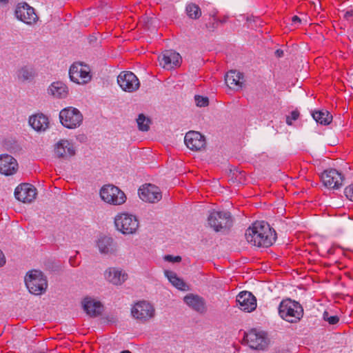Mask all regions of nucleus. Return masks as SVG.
Here are the masks:
<instances>
[{"instance_id":"c756f323","label":"nucleus","mask_w":353,"mask_h":353,"mask_svg":"<svg viewBox=\"0 0 353 353\" xmlns=\"http://www.w3.org/2000/svg\"><path fill=\"white\" fill-rule=\"evenodd\" d=\"M34 76L33 69L30 67L24 66L21 68L17 72L18 79L22 81L29 80Z\"/></svg>"},{"instance_id":"7ed1b4c3","label":"nucleus","mask_w":353,"mask_h":353,"mask_svg":"<svg viewBox=\"0 0 353 353\" xmlns=\"http://www.w3.org/2000/svg\"><path fill=\"white\" fill-rule=\"evenodd\" d=\"M25 283L29 292L35 295L42 294L48 288L46 277L37 270H31L26 274Z\"/></svg>"},{"instance_id":"9d476101","label":"nucleus","mask_w":353,"mask_h":353,"mask_svg":"<svg viewBox=\"0 0 353 353\" xmlns=\"http://www.w3.org/2000/svg\"><path fill=\"white\" fill-rule=\"evenodd\" d=\"M14 13L19 20L28 25H34L39 20L34 9L25 2L18 3Z\"/></svg>"},{"instance_id":"a18cd8bd","label":"nucleus","mask_w":353,"mask_h":353,"mask_svg":"<svg viewBox=\"0 0 353 353\" xmlns=\"http://www.w3.org/2000/svg\"><path fill=\"white\" fill-rule=\"evenodd\" d=\"M345 15H346V16H347H347H350V15L351 16V15H352V14H350L349 12H346V14H345Z\"/></svg>"},{"instance_id":"f03ea898","label":"nucleus","mask_w":353,"mask_h":353,"mask_svg":"<svg viewBox=\"0 0 353 353\" xmlns=\"http://www.w3.org/2000/svg\"><path fill=\"white\" fill-rule=\"evenodd\" d=\"M279 314L282 319L291 323H296L303 317V309L298 302L287 299L280 303Z\"/></svg>"},{"instance_id":"37998d69","label":"nucleus","mask_w":353,"mask_h":353,"mask_svg":"<svg viewBox=\"0 0 353 353\" xmlns=\"http://www.w3.org/2000/svg\"><path fill=\"white\" fill-rule=\"evenodd\" d=\"M121 353H131V352H130L129 350H124L122 351Z\"/></svg>"},{"instance_id":"2f4dec72","label":"nucleus","mask_w":353,"mask_h":353,"mask_svg":"<svg viewBox=\"0 0 353 353\" xmlns=\"http://www.w3.org/2000/svg\"><path fill=\"white\" fill-rule=\"evenodd\" d=\"M139 129L141 131H148L150 128V121L148 118H146L143 114H139L137 119Z\"/></svg>"},{"instance_id":"423d86ee","label":"nucleus","mask_w":353,"mask_h":353,"mask_svg":"<svg viewBox=\"0 0 353 353\" xmlns=\"http://www.w3.org/2000/svg\"><path fill=\"white\" fill-rule=\"evenodd\" d=\"M208 223L216 232H219L229 229L232 225V219L228 212L212 211L208 216Z\"/></svg>"},{"instance_id":"473e14b6","label":"nucleus","mask_w":353,"mask_h":353,"mask_svg":"<svg viewBox=\"0 0 353 353\" xmlns=\"http://www.w3.org/2000/svg\"><path fill=\"white\" fill-rule=\"evenodd\" d=\"M299 115L300 113L297 110L292 111L290 114L286 117V123L289 125H291L294 121L298 119Z\"/></svg>"},{"instance_id":"bb28decb","label":"nucleus","mask_w":353,"mask_h":353,"mask_svg":"<svg viewBox=\"0 0 353 353\" xmlns=\"http://www.w3.org/2000/svg\"><path fill=\"white\" fill-rule=\"evenodd\" d=\"M48 92L54 97L58 99L65 98L68 94V88L65 83L61 81L52 83L48 88Z\"/></svg>"},{"instance_id":"4c0bfd02","label":"nucleus","mask_w":353,"mask_h":353,"mask_svg":"<svg viewBox=\"0 0 353 353\" xmlns=\"http://www.w3.org/2000/svg\"><path fill=\"white\" fill-rule=\"evenodd\" d=\"M6 263V258L2 251L0 250V267H2Z\"/></svg>"},{"instance_id":"dca6fc26","label":"nucleus","mask_w":353,"mask_h":353,"mask_svg":"<svg viewBox=\"0 0 353 353\" xmlns=\"http://www.w3.org/2000/svg\"><path fill=\"white\" fill-rule=\"evenodd\" d=\"M36 188L29 183H23L19 185L14 191V195L17 200L23 203H31L37 196Z\"/></svg>"},{"instance_id":"e433bc0d","label":"nucleus","mask_w":353,"mask_h":353,"mask_svg":"<svg viewBox=\"0 0 353 353\" xmlns=\"http://www.w3.org/2000/svg\"><path fill=\"white\" fill-rule=\"evenodd\" d=\"M325 321L330 325H335L339 322V319L337 316H330V317H328Z\"/></svg>"},{"instance_id":"393cba45","label":"nucleus","mask_w":353,"mask_h":353,"mask_svg":"<svg viewBox=\"0 0 353 353\" xmlns=\"http://www.w3.org/2000/svg\"><path fill=\"white\" fill-rule=\"evenodd\" d=\"M184 301L188 305L198 312L203 313L206 310L204 300L197 295L188 294L184 297Z\"/></svg>"},{"instance_id":"c9c22d12","label":"nucleus","mask_w":353,"mask_h":353,"mask_svg":"<svg viewBox=\"0 0 353 353\" xmlns=\"http://www.w3.org/2000/svg\"><path fill=\"white\" fill-rule=\"evenodd\" d=\"M165 260L172 263L180 262L181 261V258L179 256H173L172 255H166L164 257Z\"/></svg>"},{"instance_id":"79ce46f5","label":"nucleus","mask_w":353,"mask_h":353,"mask_svg":"<svg viewBox=\"0 0 353 353\" xmlns=\"http://www.w3.org/2000/svg\"><path fill=\"white\" fill-rule=\"evenodd\" d=\"M8 1L9 0H0V4H6Z\"/></svg>"},{"instance_id":"72a5a7b5","label":"nucleus","mask_w":353,"mask_h":353,"mask_svg":"<svg viewBox=\"0 0 353 353\" xmlns=\"http://www.w3.org/2000/svg\"><path fill=\"white\" fill-rule=\"evenodd\" d=\"M194 98L197 106L205 107L208 105L209 101L208 97L196 95Z\"/></svg>"},{"instance_id":"f704fd0d","label":"nucleus","mask_w":353,"mask_h":353,"mask_svg":"<svg viewBox=\"0 0 353 353\" xmlns=\"http://www.w3.org/2000/svg\"><path fill=\"white\" fill-rule=\"evenodd\" d=\"M344 194L350 201H353V184H351L345 188Z\"/></svg>"},{"instance_id":"6ab92c4d","label":"nucleus","mask_w":353,"mask_h":353,"mask_svg":"<svg viewBox=\"0 0 353 353\" xmlns=\"http://www.w3.org/2000/svg\"><path fill=\"white\" fill-rule=\"evenodd\" d=\"M54 152L57 157L65 159L75 154L74 145L65 139H61L54 145Z\"/></svg>"},{"instance_id":"a878e982","label":"nucleus","mask_w":353,"mask_h":353,"mask_svg":"<svg viewBox=\"0 0 353 353\" xmlns=\"http://www.w3.org/2000/svg\"><path fill=\"white\" fill-rule=\"evenodd\" d=\"M97 247L102 254H112L117 251L113 239L109 236H101L97 241Z\"/></svg>"},{"instance_id":"2eb2a0df","label":"nucleus","mask_w":353,"mask_h":353,"mask_svg":"<svg viewBox=\"0 0 353 353\" xmlns=\"http://www.w3.org/2000/svg\"><path fill=\"white\" fill-rule=\"evenodd\" d=\"M321 180L328 188L337 189L342 185L343 178L342 174L335 169L325 170L321 174Z\"/></svg>"},{"instance_id":"b1692460","label":"nucleus","mask_w":353,"mask_h":353,"mask_svg":"<svg viewBox=\"0 0 353 353\" xmlns=\"http://www.w3.org/2000/svg\"><path fill=\"white\" fill-rule=\"evenodd\" d=\"M29 123L37 131H45L49 127L48 118L41 113L31 116Z\"/></svg>"},{"instance_id":"6e6552de","label":"nucleus","mask_w":353,"mask_h":353,"mask_svg":"<svg viewBox=\"0 0 353 353\" xmlns=\"http://www.w3.org/2000/svg\"><path fill=\"white\" fill-rule=\"evenodd\" d=\"M131 314L133 318L137 321L145 323L154 317L155 310L149 302L141 301L136 303L132 306Z\"/></svg>"},{"instance_id":"cd10ccee","label":"nucleus","mask_w":353,"mask_h":353,"mask_svg":"<svg viewBox=\"0 0 353 353\" xmlns=\"http://www.w3.org/2000/svg\"><path fill=\"white\" fill-rule=\"evenodd\" d=\"M164 273L170 282L177 289L183 291L189 290L188 285L181 279L179 278L175 272L165 270Z\"/></svg>"},{"instance_id":"a211bd4d","label":"nucleus","mask_w":353,"mask_h":353,"mask_svg":"<svg viewBox=\"0 0 353 353\" xmlns=\"http://www.w3.org/2000/svg\"><path fill=\"white\" fill-rule=\"evenodd\" d=\"M236 302L239 307L245 312H250L256 307V299L249 292H241L236 296Z\"/></svg>"},{"instance_id":"f257e3e1","label":"nucleus","mask_w":353,"mask_h":353,"mask_svg":"<svg viewBox=\"0 0 353 353\" xmlns=\"http://www.w3.org/2000/svg\"><path fill=\"white\" fill-rule=\"evenodd\" d=\"M246 241L256 247L268 248L276 239L274 229L265 221H256L249 227L245 234Z\"/></svg>"},{"instance_id":"aec40b11","label":"nucleus","mask_w":353,"mask_h":353,"mask_svg":"<svg viewBox=\"0 0 353 353\" xmlns=\"http://www.w3.org/2000/svg\"><path fill=\"white\" fill-rule=\"evenodd\" d=\"M18 170L17 160L9 154L0 155V173L10 176L15 174Z\"/></svg>"},{"instance_id":"7c9ffc66","label":"nucleus","mask_w":353,"mask_h":353,"mask_svg":"<svg viewBox=\"0 0 353 353\" xmlns=\"http://www.w3.org/2000/svg\"><path fill=\"white\" fill-rule=\"evenodd\" d=\"M186 12L188 17L191 19H198L201 15V10L199 6L195 3H189L186 6Z\"/></svg>"},{"instance_id":"5701e85b","label":"nucleus","mask_w":353,"mask_h":353,"mask_svg":"<svg viewBox=\"0 0 353 353\" xmlns=\"http://www.w3.org/2000/svg\"><path fill=\"white\" fill-rule=\"evenodd\" d=\"M225 81L230 88L238 90L242 88L243 75L240 72L230 70L226 74Z\"/></svg>"},{"instance_id":"58836bf2","label":"nucleus","mask_w":353,"mask_h":353,"mask_svg":"<svg viewBox=\"0 0 353 353\" xmlns=\"http://www.w3.org/2000/svg\"><path fill=\"white\" fill-rule=\"evenodd\" d=\"M292 21L293 24H294V25L301 23V19L298 16L292 17Z\"/></svg>"},{"instance_id":"c85d7f7f","label":"nucleus","mask_w":353,"mask_h":353,"mask_svg":"<svg viewBox=\"0 0 353 353\" xmlns=\"http://www.w3.org/2000/svg\"><path fill=\"white\" fill-rule=\"evenodd\" d=\"M312 117L317 123L322 125H327L332 120V116L326 110L314 112L312 113Z\"/></svg>"},{"instance_id":"0eeeda50","label":"nucleus","mask_w":353,"mask_h":353,"mask_svg":"<svg viewBox=\"0 0 353 353\" xmlns=\"http://www.w3.org/2000/svg\"><path fill=\"white\" fill-rule=\"evenodd\" d=\"M61 123L68 128H76L83 121V115L80 111L73 107H68L63 109L59 113Z\"/></svg>"},{"instance_id":"20e7f679","label":"nucleus","mask_w":353,"mask_h":353,"mask_svg":"<svg viewBox=\"0 0 353 353\" xmlns=\"http://www.w3.org/2000/svg\"><path fill=\"white\" fill-rule=\"evenodd\" d=\"M116 229L123 234H133L139 227L137 217L132 214L123 212L118 214L114 218Z\"/></svg>"},{"instance_id":"a19ab883","label":"nucleus","mask_w":353,"mask_h":353,"mask_svg":"<svg viewBox=\"0 0 353 353\" xmlns=\"http://www.w3.org/2000/svg\"><path fill=\"white\" fill-rule=\"evenodd\" d=\"M323 319L325 321L328 317H330V316L329 315V312H327V311H325L323 312Z\"/></svg>"},{"instance_id":"ddd939ff","label":"nucleus","mask_w":353,"mask_h":353,"mask_svg":"<svg viewBox=\"0 0 353 353\" xmlns=\"http://www.w3.org/2000/svg\"><path fill=\"white\" fill-rule=\"evenodd\" d=\"M160 65L166 70H172L178 67L181 63V55L174 50H165L159 56Z\"/></svg>"},{"instance_id":"9b49d317","label":"nucleus","mask_w":353,"mask_h":353,"mask_svg":"<svg viewBox=\"0 0 353 353\" xmlns=\"http://www.w3.org/2000/svg\"><path fill=\"white\" fill-rule=\"evenodd\" d=\"M117 82L121 88L125 92H133L140 86V82L137 76L132 72L124 71L117 77Z\"/></svg>"},{"instance_id":"1a4fd4ad","label":"nucleus","mask_w":353,"mask_h":353,"mask_svg":"<svg viewBox=\"0 0 353 353\" xmlns=\"http://www.w3.org/2000/svg\"><path fill=\"white\" fill-rule=\"evenodd\" d=\"M71 81L78 84H85L92 78L90 69L88 65L82 63H74L69 70Z\"/></svg>"},{"instance_id":"f3484780","label":"nucleus","mask_w":353,"mask_h":353,"mask_svg":"<svg viewBox=\"0 0 353 353\" xmlns=\"http://www.w3.org/2000/svg\"><path fill=\"white\" fill-rule=\"evenodd\" d=\"M184 141L187 147L192 150H200L205 146V137L196 131H190L186 133Z\"/></svg>"},{"instance_id":"ea45409f","label":"nucleus","mask_w":353,"mask_h":353,"mask_svg":"<svg viewBox=\"0 0 353 353\" xmlns=\"http://www.w3.org/2000/svg\"><path fill=\"white\" fill-rule=\"evenodd\" d=\"M276 57H281L283 55V52L281 50H276L275 52Z\"/></svg>"},{"instance_id":"4be33fe9","label":"nucleus","mask_w":353,"mask_h":353,"mask_svg":"<svg viewBox=\"0 0 353 353\" xmlns=\"http://www.w3.org/2000/svg\"><path fill=\"white\" fill-rule=\"evenodd\" d=\"M82 305L86 314L92 317L100 315L103 311L101 302L90 297H85L82 301Z\"/></svg>"},{"instance_id":"4468645a","label":"nucleus","mask_w":353,"mask_h":353,"mask_svg":"<svg viewBox=\"0 0 353 353\" xmlns=\"http://www.w3.org/2000/svg\"><path fill=\"white\" fill-rule=\"evenodd\" d=\"M243 339L252 349H263L267 345L265 334L254 329L245 333Z\"/></svg>"},{"instance_id":"c03bdc74","label":"nucleus","mask_w":353,"mask_h":353,"mask_svg":"<svg viewBox=\"0 0 353 353\" xmlns=\"http://www.w3.org/2000/svg\"><path fill=\"white\" fill-rule=\"evenodd\" d=\"M70 263L72 266H74V264L73 263L72 259H70Z\"/></svg>"},{"instance_id":"412c9836","label":"nucleus","mask_w":353,"mask_h":353,"mask_svg":"<svg viewBox=\"0 0 353 353\" xmlns=\"http://www.w3.org/2000/svg\"><path fill=\"white\" fill-rule=\"evenodd\" d=\"M105 279L116 285H121L128 278V274L120 268H109L104 273Z\"/></svg>"},{"instance_id":"39448f33","label":"nucleus","mask_w":353,"mask_h":353,"mask_svg":"<svg viewBox=\"0 0 353 353\" xmlns=\"http://www.w3.org/2000/svg\"><path fill=\"white\" fill-rule=\"evenodd\" d=\"M101 199L109 204L119 205L125 203L126 196L123 192L113 185H106L100 190Z\"/></svg>"},{"instance_id":"f8f14e48","label":"nucleus","mask_w":353,"mask_h":353,"mask_svg":"<svg viewBox=\"0 0 353 353\" xmlns=\"http://www.w3.org/2000/svg\"><path fill=\"white\" fill-rule=\"evenodd\" d=\"M141 200L148 203H157L162 199V193L159 187L152 184H145L139 190Z\"/></svg>"}]
</instances>
